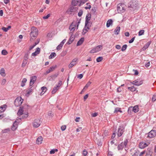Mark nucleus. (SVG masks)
I'll return each instance as SVG.
<instances>
[{
  "label": "nucleus",
  "mask_w": 156,
  "mask_h": 156,
  "mask_svg": "<svg viewBox=\"0 0 156 156\" xmlns=\"http://www.w3.org/2000/svg\"><path fill=\"white\" fill-rule=\"evenodd\" d=\"M38 34V30L35 27H33L31 28V32L30 34L31 41L35 39Z\"/></svg>",
  "instance_id": "1"
},
{
  "label": "nucleus",
  "mask_w": 156,
  "mask_h": 156,
  "mask_svg": "<svg viewBox=\"0 0 156 156\" xmlns=\"http://www.w3.org/2000/svg\"><path fill=\"white\" fill-rule=\"evenodd\" d=\"M117 11L119 13L124 12L125 10V6L124 4L119 3L117 5Z\"/></svg>",
  "instance_id": "2"
},
{
  "label": "nucleus",
  "mask_w": 156,
  "mask_h": 156,
  "mask_svg": "<svg viewBox=\"0 0 156 156\" xmlns=\"http://www.w3.org/2000/svg\"><path fill=\"white\" fill-rule=\"evenodd\" d=\"M87 0H73L72 2V4L74 6L78 5L80 6L81 5L84 4L86 1Z\"/></svg>",
  "instance_id": "3"
},
{
  "label": "nucleus",
  "mask_w": 156,
  "mask_h": 156,
  "mask_svg": "<svg viewBox=\"0 0 156 156\" xmlns=\"http://www.w3.org/2000/svg\"><path fill=\"white\" fill-rule=\"evenodd\" d=\"M102 48V46L101 45H98L94 47L90 51V53H94L101 51Z\"/></svg>",
  "instance_id": "4"
},
{
  "label": "nucleus",
  "mask_w": 156,
  "mask_h": 156,
  "mask_svg": "<svg viewBox=\"0 0 156 156\" xmlns=\"http://www.w3.org/2000/svg\"><path fill=\"white\" fill-rule=\"evenodd\" d=\"M23 101V100L21 97H18L15 100L14 104L16 106H19L22 104Z\"/></svg>",
  "instance_id": "5"
},
{
  "label": "nucleus",
  "mask_w": 156,
  "mask_h": 156,
  "mask_svg": "<svg viewBox=\"0 0 156 156\" xmlns=\"http://www.w3.org/2000/svg\"><path fill=\"white\" fill-rule=\"evenodd\" d=\"M76 22H73L69 27V30L72 32H74L76 28Z\"/></svg>",
  "instance_id": "6"
},
{
  "label": "nucleus",
  "mask_w": 156,
  "mask_h": 156,
  "mask_svg": "<svg viewBox=\"0 0 156 156\" xmlns=\"http://www.w3.org/2000/svg\"><path fill=\"white\" fill-rule=\"evenodd\" d=\"M41 122L39 119H35L33 122V126L35 128H37L39 126Z\"/></svg>",
  "instance_id": "7"
},
{
  "label": "nucleus",
  "mask_w": 156,
  "mask_h": 156,
  "mask_svg": "<svg viewBox=\"0 0 156 156\" xmlns=\"http://www.w3.org/2000/svg\"><path fill=\"white\" fill-rule=\"evenodd\" d=\"M156 136V131L152 130L148 133L147 137L149 138H151L154 137Z\"/></svg>",
  "instance_id": "8"
},
{
  "label": "nucleus",
  "mask_w": 156,
  "mask_h": 156,
  "mask_svg": "<svg viewBox=\"0 0 156 156\" xmlns=\"http://www.w3.org/2000/svg\"><path fill=\"white\" fill-rule=\"evenodd\" d=\"M124 127L122 126H120L118 129L117 135L119 137H120L123 134L124 130Z\"/></svg>",
  "instance_id": "9"
},
{
  "label": "nucleus",
  "mask_w": 156,
  "mask_h": 156,
  "mask_svg": "<svg viewBox=\"0 0 156 156\" xmlns=\"http://www.w3.org/2000/svg\"><path fill=\"white\" fill-rule=\"evenodd\" d=\"M149 144V143L144 142H140L139 144V147L141 149H143L147 146Z\"/></svg>",
  "instance_id": "10"
},
{
  "label": "nucleus",
  "mask_w": 156,
  "mask_h": 156,
  "mask_svg": "<svg viewBox=\"0 0 156 156\" xmlns=\"http://www.w3.org/2000/svg\"><path fill=\"white\" fill-rule=\"evenodd\" d=\"M37 80V77L34 76L30 77V86H32L34 84V82Z\"/></svg>",
  "instance_id": "11"
},
{
  "label": "nucleus",
  "mask_w": 156,
  "mask_h": 156,
  "mask_svg": "<svg viewBox=\"0 0 156 156\" xmlns=\"http://www.w3.org/2000/svg\"><path fill=\"white\" fill-rule=\"evenodd\" d=\"M18 121V119H16L13 123L12 126L11 128V129L12 130L14 131L17 128L18 123L19 122Z\"/></svg>",
  "instance_id": "12"
},
{
  "label": "nucleus",
  "mask_w": 156,
  "mask_h": 156,
  "mask_svg": "<svg viewBox=\"0 0 156 156\" xmlns=\"http://www.w3.org/2000/svg\"><path fill=\"white\" fill-rule=\"evenodd\" d=\"M66 41V39H64L60 44L57 46L56 49L57 50H60L62 48L63 45Z\"/></svg>",
  "instance_id": "13"
},
{
  "label": "nucleus",
  "mask_w": 156,
  "mask_h": 156,
  "mask_svg": "<svg viewBox=\"0 0 156 156\" xmlns=\"http://www.w3.org/2000/svg\"><path fill=\"white\" fill-rule=\"evenodd\" d=\"M56 66L55 65L52 66L51 67H50L46 71V73H45V75L51 72L54 71L56 68Z\"/></svg>",
  "instance_id": "14"
},
{
  "label": "nucleus",
  "mask_w": 156,
  "mask_h": 156,
  "mask_svg": "<svg viewBox=\"0 0 156 156\" xmlns=\"http://www.w3.org/2000/svg\"><path fill=\"white\" fill-rule=\"evenodd\" d=\"M137 7V5L135 3L131 2L129 5V8H132L133 10L135 9Z\"/></svg>",
  "instance_id": "15"
},
{
  "label": "nucleus",
  "mask_w": 156,
  "mask_h": 156,
  "mask_svg": "<svg viewBox=\"0 0 156 156\" xmlns=\"http://www.w3.org/2000/svg\"><path fill=\"white\" fill-rule=\"evenodd\" d=\"M113 21L112 19H109L107 20L106 22V27H109L110 26L112 25Z\"/></svg>",
  "instance_id": "16"
},
{
  "label": "nucleus",
  "mask_w": 156,
  "mask_h": 156,
  "mask_svg": "<svg viewBox=\"0 0 156 156\" xmlns=\"http://www.w3.org/2000/svg\"><path fill=\"white\" fill-rule=\"evenodd\" d=\"M40 51V49L39 48H37L35 52L32 54V55L33 56H35L39 54Z\"/></svg>",
  "instance_id": "17"
},
{
  "label": "nucleus",
  "mask_w": 156,
  "mask_h": 156,
  "mask_svg": "<svg viewBox=\"0 0 156 156\" xmlns=\"http://www.w3.org/2000/svg\"><path fill=\"white\" fill-rule=\"evenodd\" d=\"M90 19V15H87L86 17V20L85 22V25L86 26H87L89 21Z\"/></svg>",
  "instance_id": "18"
},
{
  "label": "nucleus",
  "mask_w": 156,
  "mask_h": 156,
  "mask_svg": "<svg viewBox=\"0 0 156 156\" xmlns=\"http://www.w3.org/2000/svg\"><path fill=\"white\" fill-rule=\"evenodd\" d=\"M33 89L32 87H30L29 89L27 91V93L25 94V95L27 97H28L30 94H31L32 92Z\"/></svg>",
  "instance_id": "19"
},
{
  "label": "nucleus",
  "mask_w": 156,
  "mask_h": 156,
  "mask_svg": "<svg viewBox=\"0 0 156 156\" xmlns=\"http://www.w3.org/2000/svg\"><path fill=\"white\" fill-rule=\"evenodd\" d=\"M143 83V81L141 80L138 81L137 80H135L134 85L137 86H139L142 85Z\"/></svg>",
  "instance_id": "20"
},
{
  "label": "nucleus",
  "mask_w": 156,
  "mask_h": 156,
  "mask_svg": "<svg viewBox=\"0 0 156 156\" xmlns=\"http://www.w3.org/2000/svg\"><path fill=\"white\" fill-rule=\"evenodd\" d=\"M6 107V105H4L0 107V113L4 112L5 110Z\"/></svg>",
  "instance_id": "21"
},
{
  "label": "nucleus",
  "mask_w": 156,
  "mask_h": 156,
  "mask_svg": "<svg viewBox=\"0 0 156 156\" xmlns=\"http://www.w3.org/2000/svg\"><path fill=\"white\" fill-rule=\"evenodd\" d=\"M89 27H88V25L87 26H86L85 25V27L84 29L83 30V31L82 32V34H85L87 31V29H89Z\"/></svg>",
  "instance_id": "22"
},
{
  "label": "nucleus",
  "mask_w": 156,
  "mask_h": 156,
  "mask_svg": "<svg viewBox=\"0 0 156 156\" xmlns=\"http://www.w3.org/2000/svg\"><path fill=\"white\" fill-rule=\"evenodd\" d=\"M42 140L43 137L41 136H39L37 138L36 141V143L38 144H41Z\"/></svg>",
  "instance_id": "23"
},
{
  "label": "nucleus",
  "mask_w": 156,
  "mask_h": 156,
  "mask_svg": "<svg viewBox=\"0 0 156 156\" xmlns=\"http://www.w3.org/2000/svg\"><path fill=\"white\" fill-rule=\"evenodd\" d=\"M84 41V38L82 37L77 42L76 45L77 46H79L81 45L83 43Z\"/></svg>",
  "instance_id": "24"
},
{
  "label": "nucleus",
  "mask_w": 156,
  "mask_h": 156,
  "mask_svg": "<svg viewBox=\"0 0 156 156\" xmlns=\"http://www.w3.org/2000/svg\"><path fill=\"white\" fill-rule=\"evenodd\" d=\"M120 30V27L119 26L117 27L114 30V32H115V34L117 35L119 34Z\"/></svg>",
  "instance_id": "25"
},
{
  "label": "nucleus",
  "mask_w": 156,
  "mask_h": 156,
  "mask_svg": "<svg viewBox=\"0 0 156 156\" xmlns=\"http://www.w3.org/2000/svg\"><path fill=\"white\" fill-rule=\"evenodd\" d=\"M47 88L45 87H41V90L42 92L41 93V95H43L46 91Z\"/></svg>",
  "instance_id": "26"
},
{
  "label": "nucleus",
  "mask_w": 156,
  "mask_h": 156,
  "mask_svg": "<svg viewBox=\"0 0 156 156\" xmlns=\"http://www.w3.org/2000/svg\"><path fill=\"white\" fill-rule=\"evenodd\" d=\"M132 110L135 113L139 111V108L138 106L137 105L134 106L132 108Z\"/></svg>",
  "instance_id": "27"
},
{
  "label": "nucleus",
  "mask_w": 156,
  "mask_h": 156,
  "mask_svg": "<svg viewBox=\"0 0 156 156\" xmlns=\"http://www.w3.org/2000/svg\"><path fill=\"white\" fill-rule=\"evenodd\" d=\"M0 74L2 76H5V71L3 68H2L0 70Z\"/></svg>",
  "instance_id": "28"
},
{
  "label": "nucleus",
  "mask_w": 156,
  "mask_h": 156,
  "mask_svg": "<svg viewBox=\"0 0 156 156\" xmlns=\"http://www.w3.org/2000/svg\"><path fill=\"white\" fill-rule=\"evenodd\" d=\"M23 108L20 107V109L18 110L17 114L18 115H22L23 114Z\"/></svg>",
  "instance_id": "29"
},
{
  "label": "nucleus",
  "mask_w": 156,
  "mask_h": 156,
  "mask_svg": "<svg viewBox=\"0 0 156 156\" xmlns=\"http://www.w3.org/2000/svg\"><path fill=\"white\" fill-rule=\"evenodd\" d=\"M27 79L26 78H23L22 80L21 83V86L23 87L25 85V83L27 82Z\"/></svg>",
  "instance_id": "30"
},
{
  "label": "nucleus",
  "mask_w": 156,
  "mask_h": 156,
  "mask_svg": "<svg viewBox=\"0 0 156 156\" xmlns=\"http://www.w3.org/2000/svg\"><path fill=\"white\" fill-rule=\"evenodd\" d=\"M37 42H35L34 45L30 46L29 48L30 50H31L33 49L36 45L38 44L40 41V39H39L38 40H37Z\"/></svg>",
  "instance_id": "31"
},
{
  "label": "nucleus",
  "mask_w": 156,
  "mask_h": 156,
  "mask_svg": "<svg viewBox=\"0 0 156 156\" xmlns=\"http://www.w3.org/2000/svg\"><path fill=\"white\" fill-rule=\"evenodd\" d=\"M151 42H148L143 47V50H145L147 49L150 44Z\"/></svg>",
  "instance_id": "32"
},
{
  "label": "nucleus",
  "mask_w": 156,
  "mask_h": 156,
  "mask_svg": "<svg viewBox=\"0 0 156 156\" xmlns=\"http://www.w3.org/2000/svg\"><path fill=\"white\" fill-rule=\"evenodd\" d=\"M124 147V146H123V144L121 143L118 146V149L119 150H121L123 149Z\"/></svg>",
  "instance_id": "33"
},
{
  "label": "nucleus",
  "mask_w": 156,
  "mask_h": 156,
  "mask_svg": "<svg viewBox=\"0 0 156 156\" xmlns=\"http://www.w3.org/2000/svg\"><path fill=\"white\" fill-rule=\"evenodd\" d=\"M59 89V88L57 87V86L54 87L52 91V94H55Z\"/></svg>",
  "instance_id": "34"
},
{
  "label": "nucleus",
  "mask_w": 156,
  "mask_h": 156,
  "mask_svg": "<svg viewBox=\"0 0 156 156\" xmlns=\"http://www.w3.org/2000/svg\"><path fill=\"white\" fill-rule=\"evenodd\" d=\"M56 56V54L55 52H52L51 53L50 55L49 56V59H52Z\"/></svg>",
  "instance_id": "35"
},
{
  "label": "nucleus",
  "mask_w": 156,
  "mask_h": 156,
  "mask_svg": "<svg viewBox=\"0 0 156 156\" xmlns=\"http://www.w3.org/2000/svg\"><path fill=\"white\" fill-rule=\"evenodd\" d=\"M27 62V59L25 58H24V60H23V63L22 64V66L23 67L25 66Z\"/></svg>",
  "instance_id": "36"
},
{
  "label": "nucleus",
  "mask_w": 156,
  "mask_h": 156,
  "mask_svg": "<svg viewBox=\"0 0 156 156\" xmlns=\"http://www.w3.org/2000/svg\"><path fill=\"white\" fill-rule=\"evenodd\" d=\"M128 89L129 90H130L132 92H133L136 90V88L134 86H132L130 87H128Z\"/></svg>",
  "instance_id": "37"
},
{
  "label": "nucleus",
  "mask_w": 156,
  "mask_h": 156,
  "mask_svg": "<svg viewBox=\"0 0 156 156\" xmlns=\"http://www.w3.org/2000/svg\"><path fill=\"white\" fill-rule=\"evenodd\" d=\"M91 84V82L90 81L88 82L87 84L85 85V86L84 87L83 90H85L87 89L90 86Z\"/></svg>",
  "instance_id": "38"
},
{
  "label": "nucleus",
  "mask_w": 156,
  "mask_h": 156,
  "mask_svg": "<svg viewBox=\"0 0 156 156\" xmlns=\"http://www.w3.org/2000/svg\"><path fill=\"white\" fill-rule=\"evenodd\" d=\"M119 112L120 113H122V111L121 110V108L118 107H117L115 108V110L114 112V113Z\"/></svg>",
  "instance_id": "39"
},
{
  "label": "nucleus",
  "mask_w": 156,
  "mask_h": 156,
  "mask_svg": "<svg viewBox=\"0 0 156 156\" xmlns=\"http://www.w3.org/2000/svg\"><path fill=\"white\" fill-rule=\"evenodd\" d=\"M144 30H140L138 32V35L139 36H141L144 34Z\"/></svg>",
  "instance_id": "40"
},
{
  "label": "nucleus",
  "mask_w": 156,
  "mask_h": 156,
  "mask_svg": "<svg viewBox=\"0 0 156 156\" xmlns=\"http://www.w3.org/2000/svg\"><path fill=\"white\" fill-rule=\"evenodd\" d=\"M127 45L126 44H124L122 46L121 48V50L122 51H124L126 49Z\"/></svg>",
  "instance_id": "41"
},
{
  "label": "nucleus",
  "mask_w": 156,
  "mask_h": 156,
  "mask_svg": "<svg viewBox=\"0 0 156 156\" xmlns=\"http://www.w3.org/2000/svg\"><path fill=\"white\" fill-rule=\"evenodd\" d=\"M76 64V63H73L71 62L69 65V68H72L73 66Z\"/></svg>",
  "instance_id": "42"
},
{
  "label": "nucleus",
  "mask_w": 156,
  "mask_h": 156,
  "mask_svg": "<svg viewBox=\"0 0 156 156\" xmlns=\"http://www.w3.org/2000/svg\"><path fill=\"white\" fill-rule=\"evenodd\" d=\"M58 151V150L57 149H52L50 151V153L51 154H54L55 152L57 151Z\"/></svg>",
  "instance_id": "43"
},
{
  "label": "nucleus",
  "mask_w": 156,
  "mask_h": 156,
  "mask_svg": "<svg viewBox=\"0 0 156 156\" xmlns=\"http://www.w3.org/2000/svg\"><path fill=\"white\" fill-rule=\"evenodd\" d=\"M8 54V52L5 50H3L2 51V54L3 55H6Z\"/></svg>",
  "instance_id": "44"
},
{
  "label": "nucleus",
  "mask_w": 156,
  "mask_h": 156,
  "mask_svg": "<svg viewBox=\"0 0 156 156\" xmlns=\"http://www.w3.org/2000/svg\"><path fill=\"white\" fill-rule=\"evenodd\" d=\"M103 58L102 57H99L97 58V62H99L103 60Z\"/></svg>",
  "instance_id": "45"
},
{
  "label": "nucleus",
  "mask_w": 156,
  "mask_h": 156,
  "mask_svg": "<svg viewBox=\"0 0 156 156\" xmlns=\"http://www.w3.org/2000/svg\"><path fill=\"white\" fill-rule=\"evenodd\" d=\"M127 142L128 140H126L124 141L123 142H122L121 143L123 144V146L124 147L126 146Z\"/></svg>",
  "instance_id": "46"
},
{
  "label": "nucleus",
  "mask_w": 156,
  "mask_h": 156,
  "mask_svg": "<svg viewBox=\"0 0 156 156\" xmlns=\"http://www.w3.org/2000/svg\"><path fill=\"white\" fill-rule=\"evenodd\" d=\"M62 82L61 80L59 81L58 82V85H56V86L57 87H58V88H59L60 86L62 85Z\"/></svg>",
  "instance_id": "47"
},
{
  "label": "nucleus",
  "mask_w": 156,
  "mask_h": 156,
  "mask_svg": "<svg viewBox=\"0 0 156 156\" xmlns=\"http://www.w3.org/2000/svg\"><path fill=\"white\" fill-rule=\"evenodd\" d=\"M86 5H87V6L85 7V9H90L91 8V6L89 4L87 3Z\"/></svg>",
  "instance_id": "48"
},
{
  "label": "nucleus",
  "mask_w": 156,
  "mask_h": 156,
  "mask_svg": "<svg viewBox=\"0 0 156 156\" xmlns=\"http://www.w3.org/2000/svg\"><path fill=\"white\" fill-rule=\"evenodd\" d=\"M50 16V14H48L46 16H44L43 17V18L44 19H48Z\"/></svg>",
  "instance_id": "49"
},
{
  "label": "nucleus",
  "mask_w": 156,
  "mask_h": 156,
  "mask_svg": "<svg viewBox=\"0 0 156 156\" xmlns=\"http://www.w3.org/2000/svg\"><path fill=\"white\" fill-rule=\"evenodd\" d=\"M87 154V152L86 150H83V154L84 156H86Z\"/></svg>",
  "instance_id": "50"
},
{
  "label": "nucleus",
  "mask_w": 156,
  "mask_h": 156,
  "mask_svg": "<svg viewBox=\"0 0 156 156\" xmlns=\"http://www.w3.org/2000/svg\"><path fill=\"white\" fill-rule=\"evenodd\" d=\"M6 82V80L5 79H3L2 81L1 84L2 85H4Z\"/></svg>",
  "instance_id": "51"
},
{
  "label": "nucleus",
  "mask_w": 156,
  "mask_h": 156,
  "mask_svg": "<svg viewBox=\"0 0 156 156\" xmlns=\"http://www.w3.org/2000/svg\"><path fill=\"white\" fill-rule=\"evenodd\" d=\"M135 37H134L132 38L129 41V43H133Z\"/></svg>",
  "instance_id": "52"
},
{
  "label": "nucleus",
  "mask_w": 156,
  "mask_h": 156,
  "mask_svg": "<svg viewBox=\"0 0 156 156\" xmlns=\"http://www.w3.org/2000/svg\"><path fill=\"white\" fill-rule=\"evenodd\" d=\"M9 131V129H4L3 130H2V132L3 133H7Z\"/></svg>",
  "instance_id": "53"
},
{
  "label": "nucleus",
  "mask_w": 156,
  "mask_h": 156,
  "mask_svg": "<svg viewBox=\"0 0 156 156\" xmlns=\"http://www.w3.org/2000/svg\"><path fill=\"white\" fill-rule=\"evenodd\" d=\"M139 151H137L136 152H135L132 155V156H138L139 155Z\"/></svg>",
  "instance_id": "54"
},
{
  "label": "nucleus",
  "mask_w": 156,
  "mask_h": 156,
  "mask_svg": "<svg viewBox=\"0 0 156 156\" xmlns=\"http://www.w3.org/2000/svg\"><path fill=\"white\" fill-rule=\"evenodd\" d=\"M152 154V153L151 152L148 151L147 152L145 156H151Z\"/></svg>",
  "instance_id": "55"
},
{
  "label": "nucleus",
  "mask_w": 156,
  "mask_h": 156,
  "mask_svg": "<svg viewBox=\"0 0 156 156\" xmlns=\"http://www.w3.org/2000/svg\"><path fill=\"white\" fill-rule=\"evenodd\" d=\"M152 100V101H155L156 100V95H153Z\"/></svg>",
  "instance_id": "56"
},
{
  "label": "nucleus",
  "mask_w": 156,
  "mask_h": 156,
  "mask_svg": "<svg viewBox=\"0 0 156 156\" xmlns=\"http://www.w3.org/2000/svg\"><path fill=\"white\" fill-rule=\"evenodd\" d=\"M83 75L82 74H80L79 75H78L77 77L80 79H81L83 78Z\"/></svg>",
  "instance_id": "57"
},
{
  "label": "nucleus",
  "mask_w": 156,
  "mask_h": 156,
  "mask_svg": "<svg viewBox=\"0 0 156 156\" xmlns=\"http://www.w3.org/2000/svg\"><path fill=\"white\" fill-rule=\"evenodd\" d=\"M98 113L96 112L93 113L91 114V116L92 117H94L97 116L98 115Z\"/></svg>",
  "instance_id": "58"
},
{
  "label": "nucleus",
  "mask_w": 156,
  "mask_h": 156,
  "mask_svg": "<svg viewBox=\"0 0 156 156\" xmlns=\"http://www.w3.org/2000/svg\"><path fill=\"white\" fill-rule=\"evenodd\" d=\"M58 74H55L51 76V77L52 78H55L58 76Z\"/></svg>",
  "instance_id": "59"
},
{
  "label": "nucleus",
  "mask_w": 156,
  "mask_h": 156,
  "mask_svg": "<svg viewBox=\"0 0 156 156\" xmlns=\"http://www.w3.org/2000/svg\"><path fill=\"white\" fill-rule=\"evenodd\" d=\"M29 55L28 53H26L25 55L24 58H25L27 60V59L28 58Z\"/></svg>",
  "instance_id": "60"
},
{
  "label": "nucleus",
  "mask_w": 156,
  "mask_h": 156,
  "mask_svg": "<svg viewBox=\"0 0 156 156\" xmlns=\"http://www.w3.org/2000/svg\"><path fill=\"white\" fill-rule=\"evenodd\" d=\"M117 90L118 92H120L122 91V89L121 87H119L117 88Z\"/></svg>",
  "instance_id": "61"
},
{
  "label": "nucleus",
  "mask_w": 156,
  "mask_h": 156,
  "mask_svg": "<svg viewBox=\"0 0 156 156\" xmlns=\"http://www.w3.org/2000/svg\"><path fill=\"white\" fill-rule=\"evenodd\" d=\"M66 126H61V129L62 131H64L66 129Z\"/></svg>",
  "instance_id": "62"
},
{
  "label": "nucleus",
  "mask_w": 156,
  "mask_h": 156,
  "mask_svg": "<svg viewBox=\"0 0 156 156\" xmlns=\"http://www.w3.org/2000/svg\"><path fill=\"white\" fill-rule=\"evenodd\" d=\"M2 29L5 32H7L8 30L7 27H3Z\"/></svg>",
  "instance_id": "63"
},
{
  "label": "nucleus",
  "mask_w": 156,
  "mask_h": 156,
  "mask_svg": "<svg viewBox=\"0 0 156 156\" xmlns=\"http://www.w3.org/2000/svg\"><path fill=\"white\" fill-rule=\"evenodd\" d=\"M150 66V62H149L145 64V66L147 68L149 67Z\"/></svg>",
  "instance_id": "64"
}]
</instances>
